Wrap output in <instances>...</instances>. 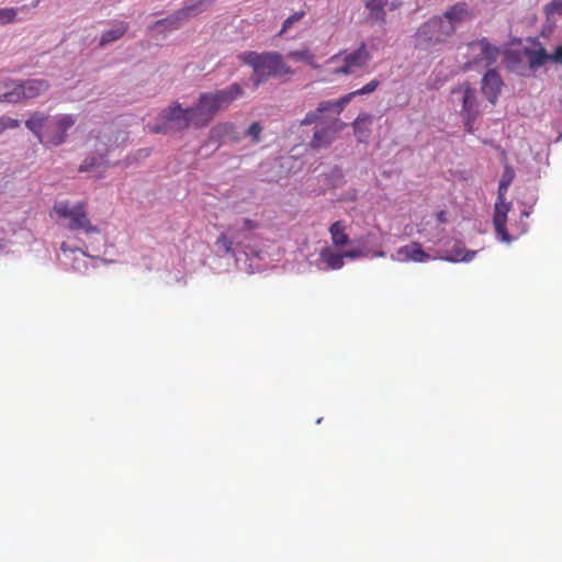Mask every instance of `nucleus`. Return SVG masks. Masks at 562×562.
Returning a JSON list of instances; mask_svg holds the SVG:
<instances>
[{
  "instance_id": "nucleus-30",
  "label": "nucleus",
  "mask_w": 562,
  "mask_h": 562,
  "mask_svg": "<svg viewBox=\"0 0 562 562\" xmlns=\"http://www.w3.org/2000/svg\"><path fill=\"white\" fill-rule=\"evenodd\" d=\"M216 246L227 255L233 254V240L227 234H220L216 238Z\"/></svg>"
},
{
  "instance_id": "nucleus-2",
  "label": "nucleus",
  "mask_w": 562,
  "mask_h": 562,
  "mask_svg": "<svg viewBox=\"0 0 562 562\" xmlns=\"http://www.w3.org/2000/svg\"><path fill=\"white\" fill-rule=\"evenodd\" d=\"M240 60L252 68V83L261 86L270 77L283 78L291 76L293 71L284 64L281 55L277 53L247 52L240 55Z\"/></svg>"
},
{
  "instance_id": "nucleus-9",
  "label": "nucleus",
  "mask_w": 562,
  "mask_h": 562,
  "mask_svg": "<svg viewBox=\"0 0 562 562\" xmlns=\"http://www.w3.org/2000/svg\"><path fill=\"white\" fill-rule=\"evenodd\" d=\"M524 56L527 57L528 70L537 72L548 64L562 63V45L555 47L554 52L550 53L542 45H537L533 48H525Z\"/></svg>"
},
{
  "instance_id": "nucleus-14",
  "label": "nucleus",
  "mask_w": 562,
  "mask_h": 562,
  "mask_svg": "<svg viewBox=\"0 0 562 562\" xmlns=\"http://www.w3.org/2000/svg\"><path fill=\"white\" fill-rule=\"evenodd\" d=\"M228 108L206 103L204 101L198 100V103L195 106L190 109H184V111L189 112V114L194 116V120H196L200 124H210V122L213 121V117L216 116V114L221 111H224Z\"/></svg>"
},
{
  "instance_id": "nucleus-4",
  "label": "nucleus",
  "mask_w": 562,
  "mask_h": 562,
  "mask_svg": "<svg viewBox=\"0 0 562 562\" xmlns=\"http://www.w3.org/2000/svg\"><path fill=\"white\" fill-rule=\"evenodd\" d=\"M47 90H49V83L44 79L2 82L0 83V102L21 103L38 98Z\"/></svg>"
},
{
  "instance_id": "nucleus-21",
  "label": "nucleus",
  "mask_w": 562,
  "mask_h": 562,
  "mask_svg": "<svg viewBox=\"0 0 562 562\" xmlns=\"http://www.w3.org/2000/svg\"><path fill=\"white\" fill-rule=\"evenodd\" d=\"M470 15L468 4L465 2H458L445 12L443 19H446L451 25H454L457 23L464 22L470 18Z\"/></svg>"
},
{
  "instance_id": "nucleus-17",
  "label": "nucleus",
  "mask_w": 562,
  "mask_h": 562,
  "mask_svg": "<svg viewBox=\"0 0 562 562\" xmlns=\"http://www.w3.org/2000/svg\"><path fill=\"white\" fill-rule=\"evenodd\" d=\"M210 138L215 142L237 143L240 140L235 124L231 122L220 123L213 126L212 131H210Z\"/></svg>"
},
{
  "instance_id": "nucleus-41",
  "label": "nucleus",
  "mask_w": 562,
  "mask_h": 562,
  "mask_svg": "<svg viewBox=\"0 0 562 562\" xmlns=\"http://www.w3.org/2000/svg\"><path fill=\"white\" fill-rule=\"evenodd\" d=\"M384 256H385V252H383V251L376 252V257H384Z\"/></svg>"
},
{
  "instance_id": "nucleus-40",
  "label": "nucleus",
  "mask_w": 562,
  "mask_h": 562,
  "mask_svg": "<svg viewBox=\"0 0 562 562\" xmlns=\"http://www.w3.org/2000/svg\"><path fill=\"white\" fill-rule=\"evenodd\" d=\"M438 220L441 222L445 221V212H440V214H438Z\"/></svg>"
},
{
  "instance_id": "nucleus-29",
  "label": "nucleus",
  "mask_w": 562,
  "mask_h": 562,
  "mask_svg": "<svg viewBox=\"0 0 562 562\" xmlns=\"http://www.w3.org/2000/svg\"><path fill=\"white\" fill-rule=\"evenodd\" d=\"M260 134H262V126L258 122L250 124L249 128L246 130V136L255 144H259Z\"/></svg>"
},
{
  "instance_id": "nucleus-35",
  "label": "nucleus",
  "mask_w": 562,
  "mask_h": 562,
  "mask_svg": "<svg viewBox=\"0 0 562 562\" xmlns=\"http://www.w3.org/2000/svg\"><path fill=\"white\" fill-rule=\"evenodd\" d=\"M321 114L322 113L308 112L307 114H305V117H303V120H302V122H300V124H302V126H310L318 120V116Z\"/></svg>"
},
{
  "instance_id": "nucleus-23",
  "label": "nucleus",
  "mask_w": 562,
  "mask_h": 562,
  "mask_svg": "<svg viewBox=\"0 0 562 562\" xmlns=\"http://www.w3.org/2000/svg\"><path fill=\"white\" fill-rule=\"evenodd\" d=\"M321 261L326 263L327 268L330 270H338L344 266V256L335 252L330 248H324V250L321 251Z\"/></svg>"
},
{
  "instance_id": "nucleus-3",
  "label": "nucleus",
  "mask_w": 562,
  "mask_h": 562,
  "mask_svg": "<svg viewBox=\"0 0 562 562\" xmlns=\"http://www.w3.org/2000/svg\"><path fill=\"white\" fill-rule=\"evenodd\" d=\"M371 60L370 50L364 44L353 50H344L327 60V72L333 76H351L368 67Z\"/></svg>"
},
{
  "instance_id": "nucleus-34",
  "label": "nucleus",
  "mask_w": 562,
  "mask_h": 562,
  "mask_svg": "<svg viewBox=\"0 0 562 562\" xmlns=\"http://www.w3.org/2000/svg\"><path fill=\"white\" fill-rule=\"evenodd\" d=\"M304 16V12H295L294 14H292L291 16H289L284 22H283V25H282V29L281 31L279 32L278 35H282L283 33L288 32L290 30V27L299 22L302 18Z\"/></svg>"
},
{
  "instance_id": "nucleus-6",
  "label": "nucleus",
  "mask_w": 562,
  "mask_h": 562,
  "mask_svg": "<svg viewBox=\"0 0 562 562\" xmlns=\"http://www.w3.org/2000/svg\"><path fill=\"white\" fill-rule=\"evenodd\" d=\"M189 126L203 128L207 126V123H199L194 120V115L184 111L179 104H175L160 114V123L150 127V131L156 134H167L170 132L184 131L189 128Z\"/></svg>"
},
{
  "instance_id": "nucleus-10",
  "label": "nucleus",
  "mask_w": 562,
  "mask_h": 562,
  "mask_svg": "<svg viewBox=\"0 0 562 562\" xmlns=\"http://www.w3.org/2000/svg\"><path fill=\"white\" fill-rule=\"evenodd\" d=\"M244 94V90L238 83H233L224 89L215 90L212 92H203L198 98L199 101L211 103L216 106L228 108L233 101L237 100Z\"/></svg>"
},
{
  "instance_id": "nucleus-15",
  "label": "nucleus",
  "mask_w": 562,
  "mask_h": 562,
  "mask_svg": "<svg viewBox=\"0 0 562 562\" xmlns=\"http://www.w3.org/2000/svg\"><path fill=\"white\" fill-rule=\"evenodd\" d=\"M502 87L503 79H501L499 72H497L495 69H490L486 74H484L483 86H481V90H483V94L486 95L491 104H495L497 101V97L501 93Z\"/></svg>"
},
{
  "instance_id": "nucleus-19",
  "label": "nucleus",
  "mask_w": 562,
  "mask_h": 562,
  "mask_svg": "<svg viewBox=\"0 0 562 562\" xmlns=\"http://www.w3.org/2000/svg\"><path fill=\"white\" fill-rule=\"evenodd\" d=\"M109 154V148H98V154H94L93 156H88L86 159H83L82 165L79 166V172L86 173V172H92L98 169H104L105 168V157Z\"/></svg>"
},
{
  "instance_id": "nucleus-25",
  "label": "nucleus",
  "mask_w": 562,
  "mask_h": 562,
  "mask_svg": "<svg viewBox=\"0 0 562 562\" xmlns=\"http://www.w3.org/2000/svg\"><path fill=\"white\" fill-rule=\"evenodd\" d=\"M371 115L363 114L357 117L353 123L355 134L362 142L370 134Z\"/></svg>"
},
{
  "instance_id": "nucleus-18",
  "label": "nucleus",
  "mask_w": 562,
  "mask_h": 562,
  "mask_svg": "<svg viewBox=\"0 0 562 562\" xmlns=\"http://www.w3.org/2000/svg\"><path fill=\"white\" fill-rule=\"evenodd\" d=\"M471 48H477L481 50V53H479L477 59H475V64L482 63L486 67L494 64L499 56V49H497L495 46H492L485 40L471 43Z\"/></svg>"
},
{
  "instance_id": "nucleus-37",
  "label": "nucleus",
  "mask_w": 562,
  "mask_h": 562,
  "mask_svg": "<svg viewBox=\"0 0 562 562\" xmlns=\"http://www.w3.org/2000/svg\"><path fill=\"white\" fill-rule=\"evenodd\" d=\"M127 31H128L127 24L122 22V23H120V26H119L117 31H110L105 35H109V36H112V35H123Z\"/></svg>"
},
{
  "instance_id": "nucleus-20",
  "label": "nucleus",
  "mask_w": 562,
  "mask_h": 562,
  "mask_svg": "<svg viewBox=\"0 0 562 562\" xmlns=\"http://www.w3.org/2000/svg\"><path fill=\"white\" fill-rule=\"evenodd\" d=\"M473 257H475V251L468 250L462 243L456 241L443 259L450 262H470Z\"/></svg>"
},
{
  "instance_id": "nucleus-32",
  "label": "nucleus",
  "mask_w": 562,
  "mask_h": 562,
  "mask_svg": "<svg viewBox=\"0 0 562 562\" xmlns=\"http://www.w3.org/2000/svg\"><path fill=\"white\" fill-rule=\"evenodd\" d=\"M544 12L548 19L555 14L562 15V0H552L546 5Z\"/></svg>"
},
{
  "instance_id": "nucleus-36",
  "label": "nucleus",
  "mask_w": 562,
  "mask_h": 562,
  "mask_svg": "<svg viewBox=\"0 0 562 562\" xmlns=\"http://www.w3.org/2000/svg\"><path fill=\"white\" fill-rule=\"evenodd\" d=\"M339 255L345 256V259H359L364 256V254H362V250L358 249V248L350 249V250H348L344 254H339Z\"/></svg>"
},
{
  "instance_id": "nucleus-16",
  "label": "nucleus",
  "mask_w": 562,
  "mask_h": 562,
  "mask_svg": "<svg viewBox=\"0 0 562 562\" xmlns=\"http://www.w3.org/2000/svg\"><path fill=\"white\" fill-rule=\"evenodd\" d=\"M395 255H397V260L404 262H427L430 259L429 254L425 252L423 250V246L417 241H413L406 246H401Z\"/></svg>"
},
{
  "instance_id": "nucleus-33",
  "label": "nucleus",
  "mask_w": 562,
  "mask_h": 562,
  "mask_svg": "<svg viewBox=\"0 0 562 562\" xmlns=\"http://www.w3.org/2000/svg\"><path fill=\"white\" fill-rule=\"evenodd\" d=\"M20 122L16 119L3 116L0 119V134H2L5 130H14L19 128Z\"/></svg>"
},
{
  "instance_id": "nucleus-26",
  "label": "nucleus",
  "mask_w": 562,
  "mask_h": 562,
  "mask_svg": "<svg viewBox=\"0 0 562 562\" xmlns=\"http://www.w3.org/2000/svg\"><path fill=\"white\" fill-rule=\"evenodd\" d=\"M90 142H93L92 149H94V154H97V149H102L106 147L108 149L112 148L111 145V132L108 130L99 131L98 134L90 135Z\"/></svg>"
},
{
  "instance_id": "nucleus-38",
  "label": "nucleus",
  "mask_w": 562,
  "mask_h": 562,
  "mask_svg": "<svg viewBox=\"0 0 562 562\" xmlns=\"http://www.w3.org/2000/svg\"><path fill=\"white\" fill-rule=\"evenodd\" d=\"M257 228V223L250 218H246L243 221V229L247 232H252Z\"/></svg>"
},
{
  "instance_id": "nucleus-7",
  "label": "nucleus",
  "mask_w": 562,
  "mask_h": 562,
  "mask_svg": "<svg viewBox=\"0 0 562 562\" xmlns=\"http://www.w3.org/2000/svg\"><path fill=\"white\" fill-rule=\"evenodd\" d=\"M215 0H184L183 7L175 14L156 23L158 32L177 30L183 20L204 12Z\"/></svg>"
},
{
  "instance_id": "nucleus-8",
  "label": "nucleus",
  "mask_w": 562,
  "mask_h": 562,
  "mask_svg": "<svg viewBox=\"0 0 562 562\" xmlns=\"http://www.w3.org/2000/svg\"><path fill=\"white\" fill-rule=\"evenodd\" d=\"M510 181H513V170L506 168L505 175H503L502 181H499L498 188V203L494 206V217L493 225L494 229H496V234H498L499 239L509 243L510 238L506 232V215L509 212V204L503 202L504 193H506L507 188H509Z\"/></svg>"
},
{
  "instance_id": "nucleus-39",
  "label": "nucleus",
  "mask_w": 562,
  "mask_h": 562,
  "mask_svg": "<svg viewBox=\"0 0 562 562\" xmlns=\"http://www.w3.org/2000/svg\"><path fill=\"white\" fill-rule=\"evenodd\" d=\"M442 23V18H434L429 21L428 25L430 26H437Z\"/></svg>"
},
{
  "instance_id": "nucleus-22",
  "label": "nucleus",
  "mask_w": 562,
  "mask_h": 562,
  "mask_svg": "<svg viewBox=\"0 0 562 562\" xmlns=\"http://www.w3.org/2000/svg\"><path fill=\"white\" fill-rule=\"evenodd\" d=\"M329 235L334 247L341 248L349 244V236L346 234V226L342 221H336L330 224Z\"/></svg>"
},
{
  "instance_id": "nucleus-13",
  "label": "nucleus",
  "mask_w": 562,
  "mask_h": 562,
  "mask_svg": "<svg viewBox=\"0 0 562 562\" xmlns=\"http://www.w3.org/2000/svg\"><path fill=\"white\" fill-rule=\"evenodd\" d=\"M366 9L368 11V20L372 23H384L385 22V8L393 11L400 8V2H391L389 0H366Z\"/></svg>"
},
{
  "instance_id": "nucleus-27",
  "label": "nucleus",
  "mask_w": 562,
  "mask_h": 562,
  "mask_svg": "<svg viewBox=\"0 0 562 562\" xmlns=\"http://www.w3.org/2000/svg\"><path fill=\"white\" fill-rule=\"evenodd\" d=\"M379 85L380 83L378 82L376 79L371 80L368 85H364L360 89H358L353 92H348L347 94L342 95V97H345V102H350L357 95H364V94L374 92V90H376Z\"/></svg>"
},
{
  "instance_id": "nucleus-42",
  "label": "nucleus",
  "mask_w": 562,
  "mask_h": 562,
  "mask_svg": "<svg viewBox=\"0 0 562 562\" xmlns=\"http://www.w3.org/2000/svg\"><path fill=\"white\" fill-rule=\"evenodd\" d=\"M108 42H109V40H105V37H102L101 46H103Z\"/></svg>"
},
{
  "instance_id": "nucleus-5",
  "label": "nucleus",
  "mask_w": 562,
  "mask_h": 562,
  "mask_svg": "<svg viewBox=\"0 0 562 562\" xmlns=\"http://www.w3.org/2000/svg\"><path fill=\"white\" fill-rule=\"evenodd\" d=\"M53 212L58 217L67 220V228L70 232H81L86 235L99 234V228L91 224L87 213V202H78L70 204L67 201H61L53 205Z\"/></svg>"
},
{
  "instance_id": "nucleus-28",
  "label": "nucleus",
  "mask_w": 562,
  "mask_h": 562,
  "mask_svg": "<svg viewBox=\"0 0 562 562\" xmlns=\"http://www.w3.org/2000/svg\"><path fill=\"white\" fill-rule=\"evenodd\" d=\"M289 57L294 61H302L316 68V65L313 64V55L307 49L292 50L289 53Z\"/></svg>"
},
{
  "instance_id": "nucleus-24",
  "label": "nucleus",
  "mask_w": 562,
  "mask_h": 562,
  "mask_svg": "<svg viewBox=\"0 0 562 562\" xmlns=\"http://www.w3.org/2000/svg\"><path fill=\"white\" fill-rule=\"evenodd\" d=\"M350 101H344V97L339 98L338 100L334 101H323L318 103L317 110H315V113L324 114L326 112H335L337 114H340L346 108L347 104H349Z\"/></svg>"
},
{
  "instance_id": "nucleus-12",
  "label": "nucleus",
  "mask_w": 562,
  "mask_h": 562,
  "mask_svg": "<svg viewBox=\"0 0 562 562\" xmlns=\"http://www.w3.org/2000/svg\"><path fill=\"white\" fill-rule=\"evenodd\" d=\"M345 127V123L339 120H334L330 126L315 131L314 136H312L311 147L314 149H321L329 146L334 140V135Z\"/></svg>"
},
{
  "instance_id": "nucleus-1",
  "label": "nucleus",
  "mask_w": 562,
  "mask_h": 562,
  "mask_svg": "<svg viewBox=\"0 0 562 562\" xmlns=\"http://www.w3.org/2000/svg\"><path fill=\"white\" fill-rule=\"evenodd\" d=\"M75 114H48L36 111L26 120V128L45 147H59L68 138V131L75 126Z\"/></svg>"
},
{
  "instance_id": "nucleus-31",
  "label": "nucleus",
  "mask_w": 562,
  "mask_h": 562,
  "mask_svg": "<svg viewBox=\"0 0 562 562\" xmlns=\"http://www.w3.org/2000/svg\"><path fill=\"white\" fill-rule=\"evenodd\" d=\"M18 9L14 8H1L0 9V24L4 25L15 20Z\"/></svg>"
},
{
  "instance_id": "nucleus-11",
  "label": "nucleus",
  "mask_w": 562,
  "mask_h": 562,
  "mask_svg": "<svg viewBox=\"0 0 562 562\" xmlns=\"http://www.w3.org/2000/svg\"><path fill=\"white\" fill-rule=\"evenodd\" d=\"M462 91V114L463 123H465V128L468 132H472L473 122H475L476 115V104H475V93L472 88L469 86L463 87V89H453V93H458Z\"/></svg>"
}]
</instances>
